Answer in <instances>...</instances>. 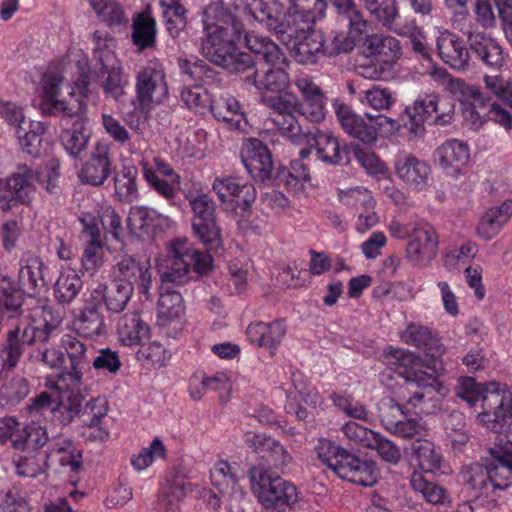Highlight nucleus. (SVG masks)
<instances>
[{
    "label": "nucleus",
    "instance_id": "obj_33",
    "mask_svg": "<svg viewBox=\"0 0 512 512\" xmlns=\"http://www.w3.org/2000/svg\"><path fill=\"white\" fill-rule=\"evenodd\" d=\"M434 158L443 169L459 173L470 160V149L464 141L449 139L436 149Z\"/></svg>",
    "mask_w": 512,
    "mask_h": 512
},
{
    "label": "nucleus",
    "instance_id": "obj_34",
    "mask_svg": "<svg viewBox=\"0 0 512 512\" xmlns=\"http://www.w3.org/2000/svg\"><path fill=\"white\" fill-rule=\"evenodd\" d=\"M119 341L125 346L140 345L149 338L150 328L137 311L122 315L117 321Z\"/></svg>",
    "mask_w": 512,
    "mask_h": 512
},
{
    "label": "nucleus",
    "instance_id": "obj_24",
    "mask_svg": "<svg viewBox=\"0 0 512 512\" xmlns=\"http://www.w3.org/2000/svg\"><path fill=\"white\" fill-rule=\"evenodd\" d=\"M116 281L136 286L139 293L148 295L152 283L150 263L137 260L131 255H123L114 265Z\"/></svg>",
    "mask_w": 512,
    "mask_h": 512
},
{
    "label": "nucleus",
    "instance_id": "obj_55",
    "mask_svg": "<svg viewBox=\"0 0 512 512\" xmlns=\"http://www.w3.org/2000/svg\"><path fill=\"white\" fill-rule=\"evenodd\" d=\"M46 453L18 452L13 456L16 473L22 477L34 478L44 472Z\"/></svg>",
    "mask_w": 512,
    "mask_h": 512
},
{
    "label": "nucleus",
    "instance_id": "obj_8",
    "mask_svg": "<svg viewBox=\"0 0 512 512\" xmlns=\"http://www.w3.org/2000/svg\"><path fill=\"white\" fill-rule=\"evenodd\" d=\"M383 357L385 364L401 376L405 384L440 392L442 384L436 370L424 364L419 355L407 349L390 346L385 349Z\"/></svg>",
    "mask_w": 512,
    "mask_h": 512
},
{
    "label": "nucleus",
    "instance_id": "obj_35",
    "mask_svg": "<svg viewBox=\"0 0 512 512\" xmlns=\"http://www.w3.org/2000/svg\"><path fill=\"white\" fill-rule=\"evenodd\" d=\"M168 220L167 216L146 206L131 208L128 218L131 229L138 230L147 237H152L158 231H163L168 225Z\"/></svg>",
    "mask_w": 512,
    "mask_h": 512
},
{
    "label": "nucleus",
    "instance_id": "obj_2",
    "mask_svg": "<svg viewBox=\"0 0 512 512\" xmlns=\"http://www.w3.org/2000/svg\"><path fill=\"white\" fill-rule=\"evenodd\" d=\"M212 257L190 248L186 239H176L169 246V254L165 260V270L161 273L162 284L159 291L157 321L167 326L178 320L184 312L183 298L174 286L182 285L189 279L190 269L197 274L210 271Z\"/></svg>",
    "mask_w": 512,
    "mask_h": 512
},
{
    "label": "nucleus",
    "instance_id": "obj_36",
    "mask_svg": "<svg viewBox=\"0 0 512 512\" xmlns=\"http://www.w3.org/2000/svg\"><path fill=\"white\" fill-rule=\"evenodd\" d=\"M245 46L255 55L260 56L268 65L290 64L281 47L267 36L249 32L244 36Z\"/></svg>",
    "mask_w": 512,
    "mask_h": 512
},
{
    "label": "nucleus",
    "instance_id": "obj_10",
    "mask_svg": "<svg viewBox=\"0 0 512 512\" xmlns=\"http://www.w3.org/2000/svg\"><path fill=\"white\" fill-rule=\"evenodd\" d=\"M336 117L342 129L351 137L365 143L372 144L377 141L379 131L389 126L390 130L398 127L396 120L382 114L372 115L365 113L359 115L352 108L336 101L334 103Z\"/></svg>",
    "mask_w": 512,
    "mask_h": 512
},
{
    "label": "nucleus",
    "instance_id": "obj_3",
    "mask_svg": "<svg viewBox=\"0 0 512 512\" xmlns=\"http://www.w3.org/2000/svg\"><path fill=\"white\" fill-rule=\"evenodd\" d=\"M457 396L473 406L482 401V412L478 421L491 431L499 433L511 418L512 387L498 382L477 383L472 377L459 379Z\"/></svg>",
    "mask_w": 512,
    "mask_h": 512
},
{
    "label": "nucleus",
    "instance_id": "obj_41",
    "mask_svg": "<svg viewBox=\"0 0 512 512\" xmlns=\"http://www.w3.org/2000/svg\"><path fill=\"white\" fill-rule=\"evenodd\" d=\"M83 113L84 105L81 106V110H79L77 116L71 117L74 118L72 127L64 129L60 135V141L65 151L74 158L79 157L80 154L86 150L90 140V132L85 127L82 118Z\"/></svg>",
    "mask_w": 512,
    "mask_h": 512
},
{
    "label": "nucleus",
    "instance_id": "obj_52",
    "mask_svg": "<svg viewBox=\"0 0 512 512\" xmlns=\"http://www.w3.org/2000/svg\"><path fill=\"white\" fill-rule=\"evenodd\" d=\"M29 381L21 375L5 380L0 386V406L15 407L30 393Z\"/></svg>",
    "mask_w": 512,
    "mask_h": 512
},
{
    "label": "nucleus",
    "instance_id": "obj_57",
    "mask_svg": "<svg viewBox=\"0 0 512 512\" xmlns=\"http://www.w3.org/2000/svg\"><path fill=\"white\" fill-rule=\"evenodd\" d=\"M142 172L148 186L154 190L158 195L162 196L168 201H172L178 194L180 181L164 179L160 177L153 167L148 163H142Z\"/></svg>",
    "mask_w": 512,
    "mask_h": 512
},
{
    "label": "nucleus",
    "instance_id": "obj_56",
    "mask_svg": "<svg viewBox=\"0 0 512 512\" xmlns=\"http://www.w3.org/2000/svg\"><path fill=\"white\" fill-rule=\"evenodd\" d=\"M81 288L82 280L74 270L63 271L55 283V298L61 304H69L76 298Z\"/></svg>",
    "mask_w": 512,
    "mask_h": 512
},
{
    "label": "nucleus",
    "instance_id": "obj_48",
    "mask_svg": "<svg viewBox=\"0 0 512 512\" xmlns=\"http://www.w3.org/2000/svg\"><path fill=\"white\" fill-rule=\"evenodd\" d=\"M191 491V484L184 479L175 477L162 488L158 496V510L160 512H178L180 503Z\"/></svg>",
    "mask_w": 512,
    "mask_h": 512
},
{
    "label": "nucleus",
    "instance_id": "obj_7",
    "mask_svg": "<svg viewBox=\"0 0 512 512\" xmlns=\"http://www.w3.org/2000/svg\"><path fill=\"white\" fill-rule=\"evenodd\" d=\"M251 490L265 508L284 509L298 501L296 486L264 467L250 470Z\"/></svg>",
    "mask_w": 512,
    "mask_h": 512
},
{
    "label": "nucleus",
    "instance_id": "obj_26",
    "mask_svg": "<svg viewBox=\"0 0 512 512\" xmlns=\"http://www.w3.org/2000/svg\"><path fill=\"white\" fill-rule=\"evenodd\" d=\"M467 43L459 35L450 30H443L436 40L438 55L451 68L464 71L468 69L470 53Z\"/></svg>",
    "mask_w": 512,
    "mask_h": 512
},
{
    "label": "nucleus",
    "instance_id": "obj_43",
    "mask_svg": "<svg viewBox=\"0 0 512 512\" xmlns=\"http://www.w3.org/2000/svg\"><path fill=\"white\" fill-rule=\"evenodd\" d=\"M46 458L62 467H69L72 472H77L82 464L81 452L70 439L63 437H58L49 444Z\"/></svg>",
    "mask_w": 512,
    "mask_h": 512
},
{
    "label": "nucleus",
    "instance_id": "obj_15",
    "mask_svg": "<svg viewBox=\"0 0 512 512\" xmlns=\"http://www.w3.org/2000/svg\"><path fill=\"white\" fill-rule=\"evenodd\" d=\"M136 101L152 107L162 104L169 95L163 65L153 59L136 76Z\"/></svg>",
    "mask_w": 512,
    "mask_h": 512
},
{
    "label": "nucleus",
    "instance_id": "obj_49",
    "mask_svg": "<svg viewBox=\"0 0 512 512\" xmlns=\"http://www.w3.org/2000/svg\"><path fill=\"white\" fill-rule=\"evenodd\" d=\"M49 438L44 427L37 424L25 425L13 440V448L17 452H41Z\"/></svg>",
    "mask_w": 512,
    "mask_h": 512
},
{
    "label": "nucleus",
    "instance_id": "obj_39",
    "mask_svg": "<svg viewBox=\"0 0 512 512\" xmlns=\"http://www.w3.org/2000/svg\"><path fill=\"white\" fill-rule=\"evenodd\" d=\"M512 216V200H505L499 206L489 208L477 225V235L484 240H491L510 220Z\"/></svg>",
    "mask_w": 512,
    "mask_h": 512
},
{
    "label": "nucleus",
    "instance_id": "obj_14",
    "mask_svg": "<svg viewBox=\"0 0 512 512\" xmlns=\"http://www.w3.org/2000/svg\"><path fill=\"white\" fill-rule=\"evenodd\" d=\"M38 173L27 164H18L13 173L0 179V209L9 211L17 204L30 205L36 194Z\"/></svg>",
    "mask_w": 512,
    "mask_h": 512
},
{
    "label": "nucleus",
    "instance_id": "obj_59",
    "mask_svg": "<svg viewBox=\"0 0 512 512\" xmlns=\"http://www.w3.org/2000/svg\"><path fill=\"white\" fill-rule=\"evenodd\" d=\"M292 3V15L305 24H314L325 16L327 8L326 0H290Z\"/></svg>",
    "mask_w": 512,
    "mask_h": 512
},
{
    "label": "nucleus",
    "instance_id": "obj_53",
    "mask_svg": "<svg viewBox=\"0 0 512 512\" xmlns=\"http://www.w3.org/2000/svg\"><path fill=\"white\" fill-rule=\"evenodd\" d=\"M138 170L135 166H124L114 177L115 195L120 202L132 203L138 196Z\"/></svg>",
    "mask_w": 512,
    "mask_h": 512
},
{
    "label": "nucleus",
    "instance_id": "obj_12",
    "mask_svg": "<svg viewBox=\"0 0 512 512\" xmlns=\"http://www.w3.org/2000/svg\"><path fill=\"white\" fill-rule=\"evenodd\" d=\"M261 103L269 110V120L278 131L291 142H300L303 136L302 128L295 116L299 98L293 92L263 94Z\"/></svg>",
    "mask_w": 512,
    "mask_h": 512
},
{
    "label": "nucleus",
    "instance_id": "obj_27",
    "mask_svg": "<svg viewBox=\"0 0 512 512\" xmlns=\"http://www.w3.org/2000/svg\"><path fill=\"white\" fill-rule=\"evenodd\" d=\"M469 48L486 67L500 70L505 64V53L499 42L489 34L467 29Z\"/></svg>",
    "mask_w": 512,
    "mask_h": 512
},
{
    "label": "nucleus",
    "instance_id": "obj_50",
    "mask_svg": "<svg viewBox=\"0 0 512 512\" xmlns=\"http://www.w3.org/2000/svg\"><path fill=\"white\" fill-rule=\"evenodd\" d=\"M435 94L419 96L412 106L406 108V113L409 115L411 121L410 130L419 135L424 131L423 124L433 122V114L436 109L434 103Z\"/></svg>",
    "mask_w": 512,
    "mask_h": 512
},
{
    "label": "nucleus",
    "instance_id": "obj_9",
    "mask_svg": "<svg viewBox=\"0 0 512 512\" xmlns=\"http://www.w3.org/2000/svg\"><path fill=\"white\" fill-rule=\"evenodd\" d=\"M92 37L95 43L94 58L100 65L99 75L104 78V93L115 100H120L124 95L127 80L123 77L122 66L113 50L115 39L102 31H95Z\"/></svg>",
    "mask_w": 512,
    "mask_h": 512
},
{
    "label": "nucleus",
    "instance_id": "obj_32",
    "mask_svg": "<svg viewBox=\"0 0 512 512\" xmlns=\"http://www.w3.org/2000/svg\"><path fill=\"white\" fill-rule=\"evenodd\" d=\"M101 299L91 294L86 299L83 309L74 324L79 334L88 337H98L106 333L104 317L100 312Z\"/></svg>",
    "mask_w": 512,
    "mask_h": 512
},
{
    "label": "nucleus",
    "instance_id": "obj_20",
    "mask_svg": "<svg viewBox=\"0 0 512 512\" xmlns=\"http://www.w3.org/2000/svg\"><path fill=\"white\" fill-rule=\"evenodd\" d=\"M303 136L300 142L293 143L314 147L321 161L332 165L349 163V148L347 146L341 148L330 131L316 128L314 131L303 132Z\"/></svg>",
    "mask_w": 512,
    "mask_h": 512
},
{
    "label": "nucleus",
    "instance_id": "obj_4",
    "mask_svg": "<svg viewBox=\"0 0 512 512\" xmlns=\"http://www.w3.org/2000/svg\"><path fill=\"white\" fill-rule=\"evenodd\" d=\"M447 89L459 101L463 122L471 130H480L488 121H493L506 130L512 129L510 112L485 96L477 86L459 78H452L447 83Z\"/></svg>",
    "mask_w": 512,
    "mask_h": 512
},
{
    "label": "nucleus",
    "instance_id": "obj_47",
    "mask_svg": "<svg viewBox=\"0 0 512 512\" xmlns=\"http://www.w3.org/2000/svg\"><path fill=\"white\" fill-rule=\"evenodd\" d=\"M156 20L149 12H141L132 22V42L139 51L153 48L156 44Z\"/></svg>",
    "mask_w": 512,
    "mask_h": 512
},
{
    "label": "nucleus",
    "instance_id": "obj_61",
    "mask_svg": "<svg viewBox=\"0 0 512 512\" xmlns=\"http://www.w3.org/2000/svg\"><path fill=\"white\" fill-rule=\"evenodd\" d=\"M23 304V296L10 278H0V312L12 317Z\"/></svg>",
    "mask_w": 512,
    "mask_h": 512
},
{
    "label": "nucleus",
    "instance_id": "obj_58",
    "mask_svg": "<svg viewBox=\"0 0 512 512\" xmlns=\"http://www.w3.org/2000/svg\"><path fill=\"white\" fill-rule=\"evenodd\" d=\"M46 131L41 122H29L15 130L21 149L36 157L40 154L41 135Z\"/></svg>",
    "mask_w": 512,
    "mask_h": 512
},
{
    "label": "nucleus",
    "instance_id": "obj_23",
    "mask_svg": "<svg viewBox=\"0 0 512 512\" xmlns=\"http://www.w3.org/2000/svg\"><path fill=\"white\" fill-rule=\"evenodd\" d=\"M306 25V28L297 31L291 54L299 64L313 65L327 57L324 51V34L321 30L313 29L312 24Z\"/></svg>",
    "mask_w": 512,
    "mask_h": 512
},
{
    "label": "nucleus",
    "instance_id": "obj_16",
    "mask_svg": "<svg viewBox=\"0 0 512 512\" xmlns=\"http://www.w3.org/2000/svg\"><path fill=\"white\" fill-rule=\"evenodd\" d=\"M438 244L435 228L424 219L416 220L406 247L407 258L414 266L427 265L435 258Z\"/></svg>",
    "mask_w": 512,
    "mask_h": 512
},
{
    "label": "nucleus",
    "instance_id": "obj_28",
    "mask_svg": "<svg viewBox=\"0 0 512 512\" xmlns=\"http://www.w3.org/2000/svg\"><path fill=\"white\" fill-rule=\"evenodd\" d=\"M289 66L290 64L270 65L263 73L256 70L245 77V82L253 85L261 95L287 91L292 82L287 71Z\"/></svg>",
    "mask_w": 512,
    "mask_h": 512
},
{
    "label": "nucleus",
    "instance_id": "obj_1",
    "mask_svg": "<svg viewBox=\"0 0 512 512\" xmlns=\"http://www.w3.org/2000/svg\"><path fill=\"white\" fill-rule=\"evenodd\" d=\"M226 0L221 5H209L203 12L205 37L201 54L210 62L230 72L242 73L255 66L252 57L236 46L244 32L243 24L227 9Z\"/></svg>",
    "mask_w": 512,
    "mask_h": 512
},
{
    "label": "nucleus",
    "instance_id": "obj_64",
    "mask_svg": "<svg viewBox=\"0 0 512 512\" xmlns=\"http://www.w3.org/2000/svg\"><path fill=\"white\" fill-rule=\"evenodd\" d=\"M47 342L37 343L28 353V362L40 364L50 369H58L64 363V353L56 347H48Z\"/></svg>",
    "mask_w": 512,
    "mask_h": 512
},
{
    "label": "nucleus",
    "instance_id": "obj_62",
    "mask_svg": "<svg viewBox=\"0 0 512 512\" xmlns=\"http://www.w3.org/2000/svg\"><path fill=\"white\" fill-rule=\"evenodd\" d=\"M133 290L130 284H123L115 280L114 283L106 289L103 296L98 294L96 297L101 299V301H105L109 311L119 313L126 307L133 294Z\"/></svg>",
    "mask_w": 512,
    "mask_h": 512
},
{
    "label": "nucleus",
    "instance_id": "obj_44",
    "mask_svg": "<svg viewBox=\"0 0 512 512\" xmlns=\"http://www.w3.org/2000/svg\"><path fill=\"white\" fill-rule=\"evenodd\" d=\"M365 47L369 56L376 57L385 64H394L401 55L400 43L392 36L370 35L366 39Z\"/></svg>",
    "mask_w": 512,
    "mask_h": 512
},
{
    "label": "nucleus",
    "instance_id": "obj_63",
    "mask_svg": "<svg viewBox=\"0 0 512 512\" xmlns=\"http://www.w3.org/2000/svg\"><path fill=\"white\" fill-rule=\"evenodd\" d=\"M412 385L405 384L399 388L397 397L399 401L405 403L406 409H411L416 415H428L433 413L437 406L433 402L429 405L432 399L426 400V394L424 392L410 390Z\"/></svg>",
    "mask_w": 512,
    "mask_h": 512
},
{
    "label": "nucleus",
    "instance_id": "obj_54",
    "mask_svg": "<svg viewBox=\"0 0 512 512\" xmlns=\"http://www.w3.org/2000/svg\"><path fill=\"white\" fill-rule=\"evenodd\" d=\"M98 16L108 27L124 25L128 22L122 5L117 0H89Z\"/></svg>",
    "mask_w": 512,
    "mask_h": 512
},
{
    "label": "nucleus",
    "instance_id": "obj_11",
    "mask_svg": "<svg viewBox=\"0 0 512 512\" xmlns=\"http://www.w3.org/2000/svg\"><path fill=\"white\" fill-rule=\"evenodd\" d=\"M61 346L65 350L69 364L57 375L54 387L57 390L80 388L84 372L91 368L95 348L73 335H64Z\"/></svg>",
    "mask_w": 512,
    "mask_h": 512
},
{
    "label": "nucleus",
    "instance_id": "obj_60",
    "mask_svg": "<svg viewBox=\"0 0 512 512\" xmlns=\"http://www.w3.org/2000/svg\"><path fill=\"white\" fill-rule=\"evenodd\" d=\"M410 485L412 489L423 496V498L434 505L443 504L446 491L438 484L429 481L422 472L414 471L411 475Z\"/></svg>",
    "mask_w": 512,
    "mask_h": 512
},
{
    "label": "nucleus",
    "instance_id": "obj_18",
    "mask_svg": "<svg viewBox=\"0 0 512 512\" xmlns=\"http://www.w3.org/2000/svg\"><path fill=\"white\" fill-rule=\"evenodd\" d=\"M213 191L222 203H230L233 208L246 212L256 200V189L248 182L237 177L216 178L212 184Z\"/></svg>",
    "mask_w": 512,
    "mask_h": 512
},
{
    "label": "nucleus",
    "instance_id": "obj_51",
    "mask_svg": "<svg viewBox=\"0 0 512 512\" xmlns=\"http://www.w3.org/2000/svg\"><path fill=\"white\" fill-rule=\"evenodd\" d=\"M412 456L417 466L425 473H434L441 467L442 456L429 440H415L412 444Z\"/></svg>",
    "mask_w": 512,
    "mask_h": 512
},
{
    "label": "nucleus",
    "instance_id": "obj_46",
    "mask_svg": "<svg viewBox=\"0 0 512 512\" xmlns=\"http://www.w3.org/2000/svg\"><path fill=\"white\" fill-rule=\"evenodd\" d=\"M19 266L18 279L23 289L35 292L37 288L45 286V265L41 258L27 254L20 259Z\"/></svg>",
    "mask_w": 512,
    "mask_h": 512
},
{
    "label": "nucleus",
    "instance_id": "obj_22",
    "mask_svg": "<svg viewBox=\"0 0 512 512\" xmlns=\"http://www.w3.org/2000/svg\"><path fill=\"white\" fill-rule=\"evenodd\" d=\"M241 161L250 176L259 182L272 180L273 161L269 149L259 139H249L241 149Z\"/></svg>",
    "mask_w": 512,
    "mask_h": 512
},
{
    "label": "nucleus",
    "instance_id": "obj_45",
    "mask_svg": "<svg viewBox=\"0 0 512 512\" xmlns=\"http://www.w3.org/2000/svg\"><path fill=\"white\" fill-rule=\"evenodd\" d=\"M209 111L215 119L226 123L229 129H241L242 122L245 120L238 100L229 94L214 99Z\"/></svg>",
    "mask_w": 512,
    "mask_h": 512
},
{
    "label": "nucleus",
    "instance_id": "obj_19",
    "mask_svg": "<svg viewBox=\"0 0 512 512\" xmlns=\"http://www.w3.org/2000/svg\"><path fill=\"white\" fill-rule=\"evenodd\" d=\"M394 170L397 177L412 191L421 192L429 187L430 166L411 153L399 152L396 154Z\"/></svg>",
    "mask_w": 512,
    "mask_h": 512
},
{
    "label": "nucleus",
    "instance_id": "obj_37",
    "mask_svg": "<svg viewBox=\"0 0 512 512\" xmlns=\"http://www.w3.org/2000/svg\"><path fill=\"white\" fill-rule=\"evenodd\" d=\"M245 46L255 55L260 56L268 65L290 64L281 47L267 36L249 32L244 36Z\"/></svg>",
    "mask_w": 512,
    "mask_h": 512
},
{
    "label": "nucleus",
    "instance_id": "obj_42",
    "mask_svg": "<svg viewBox=\"0 0 512 512\" xmlns=\"http://www.w3.org/2000/svg\"><path fill=\"white\" fill-rule=\"evenodd\" d=\"M241 477L240 466L226 460L217 461L210 469L211 484L221 494L236 493L240 488L239 480Z\"/></svg>",
    "mask_w": 512,
    "mask_h": 512
},
{
    "label": "nucleus",
    "instance_id": "obj_5",
    "mask_svg": "<svg viewBox=\"0 0 512 512\" xmlns=\"http://www.w3.org/2000/svg\"><path fill=\"white\" fill-rule=\"evenodd\" d=\"M485 464L474 463L462 468L460 476L464 487L473 497L488 496L495 490H504L512 484V470L507 456V445L488 449Z\"/></svg>",
    "mask_w": 512,
    "mask_h": 512
},
{
    "label": "nucleus",
    "instance_id": "obj_25",
    "mask_svg": "<svg viewBox=\"0 0 512 512\" xmlns=\"http://www.w3.org/2000/svg\"><path fill=\"white\" fill-rule=\"evenodd\" d=\"M63 75L56 70H48L42 78V105L48 114L61 113L64 117L77 116L83 105L77 100V104L66 103L58 99Z\"/></svg>",
    "mask_w": 512,
    "mask_h": 512
},
{
    "label": "nucleus",
    "instance_id": "obj_40",
    "mask_svg": "<svg viewBox=\"0 0 512 512\" xmlns=\"http://www.w3.org/2000/svg\"><path fill=\"white\" fill-rule=\"evenodd\" d=\"M58 391L60 396L52 409V419L60 425L67 426L79 416L83 409L84 398L79 388Z\"/></svg>",
    "mask_w": 512,
    "mask_h": 512
},
{
    "label": "nucleus",
    "instance_id": "obj_30",
    "mask_svg": "<svg viewBox=\"0 0 512 512\" xmlns=\"http://www.w3.org/2000/svg\"><path fill=\"white\" fill-rule=\"evenodd\" d=\"M365 8L385 28L404 36L411 31L410 26L401 24V15L396 0H361Z\"/></svg>",
    "mask_w": 512,
    "mask_h": 512
},
{
    "label": "nucleus",
    "instance_id": "obj_6",
    "mask_svg": "<svg viewBox=\"0 0 512 512\" xmlns=\"http://www.w3.org/2000/svg\"><path fill=\"white\" fill-rule=\"evenodd\" d=\"M42 309L41 318H22L17 325L6 334V339L0 350L2 370H13L17 367L25 346H35L37 343L48 342L59 322H49Z\"/></svg>",
    "mask_w": 512,
    "mask_h": 512
},
{
    "label": "nucleus",
    "instance_id": "obj_29",
    "mask_svg": "<svg viewBox=\"0 0 512 512\" xmlns=\"http://www.w3.org/2000/svg\"><path fill=\"white\" fill-rule=\"evenodd\" d=\"M287 332L284 319H275L269 323L255 322L248 325L246 334L249 341L258 347H266L271 350V356L281 344Z\"/></svg>",
    "mask_w": 512,
    "mask_h": 512
},
{
    "label": "nucleus",
    "instance_id": "obj_13",
    "mask_svg": "<svg viewBox=\"0 0 512 512\" xmlns=\"http://www.w3.org/2000/svg\"><path fill=\"white\" fill-rule=\"evenodd\" d=\"M184 197L192 210L191 225L194 235L209 249L221 242L220 228L216 223L215 202L202 191L184 192Z\"/></svg>",
    "mask_w": 512,
    "mask_h": 512
},
{
    "label": "nucleus",
    "instance_id": "obj_31",
    "mask_svg": "<svg viewBox=\"0 0 512 512\" xmlns=\"http://www.w3.org/2000/svg\"><path fill=\"white\" fill-rule=\"evenodd\" d=\"M400 341L406 345L422 349L433 357L440 356L444 352L436 333L428 326L411 322L399 333Z\"/></svg>",
    "mask_w": 512,
    "mask_h": 512
},
{
    "label": "nucleus",
    "instance_id": "obj_17",
    "mask_svg": "<svg viewBox=\"0 0 512 512\" xmlns=\"http://www.w3.org/2000/svg\"><path fill=\"white\" fill-rule=\"evenodd\" d=\"M333 464L332 471L341 479L365 487H371L377 483L375 462L362 460L346 449L340 453L339 459Z\"/></svg>",
    "mask_w": 512,
    "mask_h": 512
},
{
    "label": "nucleus",
    "instance_id": "obj_38",
    "mask_svg": "<svg viewBox=\"0 0 512 512\" xmlns=\"http://www.w3.org/2000/svg\"><path fill=\"white\" fill-rule=\"evenodd\" d=\"M245 46L255 55L260 56L268 65L290 64L281 47L267 36L249 32L244 36Z\"/></svg>",
    "mask_w": 512,
    "mask_h": 512
},
{
    "label": "nucleus",
    "instance_id": "obj_21",
    "mask_svg": "<svg viewBox=\"0 0 512 512\" xmlns=\"http://www.w3.org/2000/svg\"><path fill=\"white\" fill-rule=\"evenodd\" d=\"M112 162L111 144L104 140L97 141L89 159L78 174L80 181L92 186H101L112 173Z\"/></svg>",
    "mask_w": 512,
    "mask_h": 512
}]
</instances>
